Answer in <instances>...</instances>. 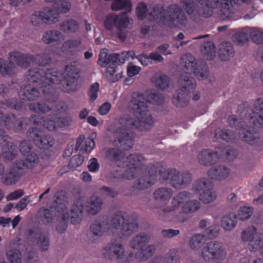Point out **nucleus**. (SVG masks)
<instances>
[{
	"label": "nucleus",
	"instance_id": "obj_1",
	"mask_svg": "<svg viewBox=\"0 0 263 263\" xmlns=\"http://www.w3.org/2000/svg\"><path fill=\"white\" fill-rule=\"evenodd\" d=\"M127 127L126 124L119 125L114 132L115 140L113 145L116 147L108 149L107 158L111 161L116 162L119 167H127V168L123 175V177L127 179H132L139 175L142 171V166L145 162L144 158L140 154H131L127 157L122 150H128L134 145V134L131 128Z\"/></svg>",
	"mask_w": 263,
	"mask_h": 263
},
{
	"label": "nucleus",
	"instance_id": "obj_2",
	"mask_svg": "<svg viewBox=\"0 0 263 263\" xmlns=\"http://www.w3.org/2000/svg\"><path fill=\"white\" fill-rule=\"evenodd\" d=\"M163 96L156 90H151L146 94L134 93L128 104V110L133 114V118L124 115L119 119L121 125L127 127L134 126L141 131L148 130L154 123L149 111L148 103L160 104Z\"/></svg>",
	"mask_w": 263,
	"mask_h": 263
},
{
	"label": "nucleus",
	"instance_id": "obj_3",
	"mask_svg": "<svg viewBox=\"0 0 263 263\" xmlns=\"http://www.w3.org/2000/svg\"><path fill=\"white\" fill-rule=\"evenodd\" d=\"M137 221L125 212L119 211L112 217L110 223L107 220H96L90 226V233L97 238L105 234H115L119 237L130 235L138 230Z\"/></svg>",
	"mask_w": 263,
	"mask_h": 263
},
{
	"label": "nucleus",
	"instance_id": "obj_4",
	"mask_svg": "<svg viewBox=\"0 0 263 263\" xmlns=\"http://www.w3.org/2000/svg\"><path fill=\"white\" fill-rule=\"evenodd\" d=\"M181 59L183 66L187 72L181 76L179 80L180 88L173 96V103L178 107H182L187 102L189 93L195 88V81L190 76L189 72H193L197 78L201 80H205L209 76L206 65L202 64L199 68L194 57L191 55H183Z\"/></svg>",
	"mask_w": 263,
	"mask_h": 263
},
{
	"label": "nucleus",
	"instance_id": "obj_5",
	"mask_svg": "<svg viewBox=\"0 0 263 263\" xmlns=\"http://www.w3.org/2000/svg\"><path fill=\"white\" fill-rule=\"evenodd\" d=\"M198 2L195 7L193 0H181L184 4L183 7L186 12L191 14L196 11L200 15L209 17L212 15L213 9H216L221 15L229 17L232 11L231 0H196Z\"/></svg>",
	"mask_w": 263,
	"mask_h": 263
},
{
	"label": "nucleus",
	"instance_id": "obj_6",
	"mask_svg": "<svg viewBox=\"0 0 263 263\" xmlns=\"http://www.w3.org/2000/svg\"><path fill=\"white\" fill-rule=\"evenodd\" d=\"M151 15L154 20L170 27H180L186 23L185 15L182 9L176 4L170 5L166 9L160 5H156Z\"/></svg>",
	"mask_w": 263,
	"mask_h": 263
},
{
	"label": "nucleus",
	"instance_id": "obj_7",
	"mask_svg": "<svg viewBox=\"0 0 263 263\" xmlns=\"http://www.w3.org/2000/svg\"><path fill=\"white\" fill-rule=\"evenodd\" d=\"M9 60V64L6 65L3 60L0 59V73L4 75L12 74L15 71V65L25 67L35 61L40 65H45L48 63L50 58L46 53L37 55L34 58L31 55L13 52L10 53Z\"/></svg>",
	"mask_w": 263,
	"mask_h": 263
},
{
	"label": "nucleus",
	"instance_id": "obj_8",
	"mask_svg": "<svg viewBox=\"0 0 263 263\" xmlns=\"http://www.w3.org/2000/svg\"><path fill=\"white\" fill-rule=\"evenodd\" d=\"M61 73L55 69L48 70L46 73L43 70L36 68L28 71L25 76L26 80L29 83H38L43 91L49 90L50 83L58 84L61 81Z\"/></svg>",
	"mask_w": 263,
	"mask_h": 263
},
{
	"label": "nucleus",
	"instance_id": "obj_9",
	"mask_svg": "<svg viewBox=\"0 0 263 263\" xmlns=\"http://www.w3.org/2000/svg\"><path fill=\"white\" fill-rule=\"evenodd\" d=\"M159 179L164 183H169L176 189L186 187L192 180V176L188 172L179 173L175 169L163 171L162 167L159 170Z\"/></svg>",
	"mask_w": 263,
	"mask_h": 263
},
{
	"label": "nucleus",
	"instance_id": "obj_10",
	"mask_svg": "<svg viewBox=\"0 0 263 263\" xmlns=\"http://www.w3.org/2000/svg\"><path fill=\"white\" fill-rule=\"evenodd\" d=\"M130 24V19L125 13H121L116 14L114 13L108 14L104 20V26L108 31H112L117 28L119 31V36L122 39L125 38V35H122L121 31L126 29Z\"/></svg>",
	"mask_w": 263,
	"mask_h": 263
},
{
	"label": "nucleus",
	"instance_id": "obj_11",
	"mask_svg": "<svg viewBox=\"0 0 263 263\" xmlns=\"http://www.w3.org/2000/svg\"><path fill=\"white\" fill-rule=\"evenodd\" d=\"M224 154L229 159H231L236 157V152L234 149L228 147L227 149L216 148L214 153L209 149H205L199 154L198 160L200 164L209 165L215 163L220 157H222Z\"/></svg>",
	"mask_w": 263,
	"mask_h": 263
},
{
	"label": "nucleus",
	"instance_id": "obj_12",
	"mask_svg": "<svg viewBox=\"0 0 263 263\" xmlns=\"http://www.w3.org/2000/svg\"><path fill=\"white\" fill-rule=\"evenodd\" d=\"M227 252L223 246L216 241L205 244L201 250V256L205 260L224 259Z\"/></svg>",
	"mask_w": 263,
	"mask_h": 263
},
{
	"label": "nucleus",
	"instance_id": "obj_13",
	"mask_svg": "<svg viewBox=\"0 0 263 263\" xmlns=\"http://www.w3.org/2000/svg\"><path fill=\"white\" fill-rule=\"evenodd\" d=\"M135 55V53L133 51L122 52L121 54L113 53L108 54L107 50L103 49L101 50L99 53L98 63L102 67H105L110 62L123 64L130 57L134 59Z\"/></svg>",
	"mask_w": 263,
	"mask_h": 263
},
{
	"label": "nucleus",
	"instance_id": "obj_14",
	"mask_svg": "<svg viewBox=\"0 0 263 263\" xmlns=\"http://www.w3.org/2000/svg\"><path fill=\"white\" fill-rule=\"evenodd\" d=\"M243 242H248V248L252 252H256L259 248V243L263 240V234L258 232L256 228L251 226L245 229L241 235Z\"/></svg>",
	"mask_w": 263,
	"mask_h": 263
},
{
	"label": "nucleus",
	"instance_id": "obj_15",
	"mask_svg": "<svg viewBox=\"0 0 263 263\" xmlns=\"http://www.w3.org/2000/svg\"><path fill=\"white\" fill-rule=\"evenodd\" d=\"M79 77L78 70L73 65L65 67L62 89L66 92L74 91L77 88V80Z\"/></svg>",
	"mask_w": 263,
	"mask_h": 263
},
{
	"label": "nucleus",
	"instance_id": "obj_16",
	"mask_svg": "<svg viewBox=\"0 0 263 263\" xmlns=\"http://www.w3.org/2000/svg\"><path fill=\"white\" fill-rule=\"evenodd\" d=\"M103 254L105 258L108 259H121L125 255V250L121 242L113 240L104 248Z\"/></svg>",
	"mask_w": 263,
	"mask_h": 263
},
{
	"label": "nucleus",
	"instance_id": "obj_17",
	"mask_svg": "<svg viewBox=\"0 0 263 263\" xmlns=\"http://www.w3.org/2000/svg\"><path fill=\"white\" fill-rule=\"evenodd\" d=\"M66 209V203L65 202L56 205L55 208L51 207L49 209H46L44 211V215L47 222L52 221L53 216H56L58 219L60 218L62 219V222H61V225L57 227V230L59 233H63L66 230L67 227L66 223L65 221L66 219H63V214L61 212V210Z\"/></svg>",
	"mask_w": 263,
	"mask_h": 263
},
{
	"label": "nucleus",
	"instance_id": "obj_18",
	"mask_svg": "<svg viewBox=\"0 0 263 263\" xmlns=\"http://www.w3.org/2000/svg\"><path fill=\"white\" fill-rule=\"evenodd\" d=\"M192 197V194L188 192L182 191L179 192L172 198L171 205L166 204V205L160 207V212L164 213L174 212L179 209L184 202Z\"/></svg>",
	"mask_w": 263,
	"mask_h": 263
},
{
	"label": "nucleus",
	"instance_id": "obj_19",
	"mask_svg": "<svg viewBox=\"0 0 263 263\" xmlns=\"http://www.w3.org/2000/svg\"><path fill=\"white\" fill-rule=\"evenodd\" d=\"M84 210V203L82 201L78 200L73 204L70 208V213L67 212V206L61 212L63 214V219L70 218L71 221L73 224L79 223L82 218L83 212Z\"/></svg>",
	"mask_w": 263,
	"mask_h": 263
},
{
	"label": "nucleus",
	"instance_id": "obj_20",
	"mask_svg": "<svg viewBox=\"0 0 263 263\" xmlns=\"http://www.w3.org/2000/svg\"><path fill=\"white\" fill-rule=\"evenodd\" d=\"M7 136L3 130L0 129V147L2 156L6 161L12 160L16 155V147L11 143L7 142Z\"/></svg>",
	"mask_w": 263,
	"mask_h": 263
},
{
	"label": "nucleus",
	"instance_id": "obj_21",
	"mask_svg": "<svg viewBox=\"0 0 263 263\" xmlns=\"http://www.w3.org/2000/svg\"><path fill=\"white\" fill-rule=\"evenodd\" d=\"M72 122L70 116L65 118H59L55 116L48 117L43 120V126L49 130H53L58 128L69 125Z\"/></svg>",
	"mask_w": 263,
	"mask_h": 263
},
{
	"label": "nucleus",
	"instance_id": "obj_22",
	"mask_svg": "<svg viewBox=\"0 0 263 263\" xmlns=\"http://www.w3.org/2000/svg\"><path fill=\"white\" fill-rule=\"evenodd\" d=\"M29 235V239L37 245L40 250L44 251L48 250L49 240L45 233H43L40 229H35L30 230Z\"/></svg>",
	"mask_w": 263,
	"mask_h": 263
},
{
	"label": "nucleus",
	"instance_id": "obj_23",
	"mask_svg": "<svg viewBox=\"0 0 263 263\" xmlns=\"http://www.w3.org/2000/svg\"><path fill=\"white\" fill-rule=\"evenodd\" d=\"M173 190L166 187L158 188L154 191L153 193V199L160 204L159 208L163 205H166L173 197Z\"/></svg>",
	"mask_w": 263,
	"mask_h": 263
},
{
	"label": "nucleus",
	"instance_id": "obj_24",
	"mask_svg": "<svg viewBox=\"0 0 263 263\" xmlns=\"http://www.w3.org/2000/svg\"><path fill=\"white\" fill-rule=\"evenodd\" d=\"M30 137L33 139L35 144H40L45 148L51 147L54 143V141L52 137L47 135L42 137L41 132L37 128H33L32 129V131L30 132Z\"/></svg>",
	"mask_w": 263,
	"mask_h": 263
},
{
	"label": "nucleus",
	"instance_id": "obj_25",
	"mask_svg": "<svg viewBox=\"0 0 263 263\" xmlns=\"http://www.w3.org/2000/svg\"><path fill=\"white\" fill-rule=\"evenodd\" d=\"M39 157L34 153H30L26 156L24 161L17 162L13 164V169L20 171L25 168H32L38 164Z\"/></svg>",
	"mask_w": 263,
	"mask_h": 263
},
{
	"label": "nucleus",
	"instance_id": "obj_26",
	"mask_svg": "<svg viewBox=\"0 0 263 263\" xmlns=\"http://www.w3.org/2000/svg\"><path fill=\"white\" fill-rule=\"evenodd\" d=\"M237 223V216L234 212H228L221 218V226L226 231L233 230Z\"/></svg>",
	"mask_w": 263,
	"mask_h": 263
},
{
	"label": "nucleus",
	"instance_id": "obj_27",
	"mask_svg": "<svg viewBox=\"0 0 263 263\" xmlns=\"http://www.w3.org/2000/svg\"><path fill=\"white\" fill-rule=\"evenodd\" d=\"M157 167L155 166L151 168L148 177H141L136 184V187L139 189H145L151 186L157 179V172L156 171Z\"/></svg>",
	"mask_w": 263,
	"mask_h": 263
},
{
	"label": "nucleus",
	"instance_id": "obj_28",
	"mask_svg": "<svg viewBox=\"0 0 263 263\" xmlns=\"http://www.w3.org/2000/svg\"><path fill=\"white\" fill-rule=\"evenodd\" d=\"M102 201L100 198L96 196L90 197L85 204L86 211L89 214H97L101 209Z\"/></svg>",
	"mask_w": 263,
	"mask_h": 263
},
{
	"label": "nucleus",
	"instance_id": "obj_29",
	"mask_svg": "<svg viewBox=\"0 0 263 263\" xmlns=\"http://www.w3.org/2000/svg\"><path fill=\"white\" fill-rule=\"evenodd\" d=\"M150 240V236L144 233H140L133 237L129 242L130 248L136 250L142 249Z\"/></svg>",
	"mask_w": 263,
	"mask_h": 263
},
{
	"label": "nucleus",
	"instance_id": "obj_30",
	"mask_svg": "<svg viewBox=\"0 0 263 263\" xmlns=\"http://www.w3.org/2000/svg\"><path fill=\"white\" fill-rule=\"evenodd\" d=\"M239 137L242 141L250 144H254L259 139L258 134L250 127H241L239 130Z\"/></svg>",
	"mask_w": 263,
	"mask_h": 263
},
{
	"label": "nucleus",
	"instance_id": "obj_31",
	"mask_svg": "<svg viewBox=\"0 0 263 263\" xmlns=\"http://www.w3.org/2000/svg\"><path fill=\"white\" fill-rule=\"evenodd\" d=\"M40 91L36 89L35 86L28 84L21 87L18 95L23 100H33L39 96Z\"/></svg>",
	"mask_w": 263,
	"mask_h": 263
},
{
	"label": "nucleus",
	"instance_id": "obj_32",
	"mask_svg": "<svg viewBox=\"0 0 263 263\" xmlns=\"http://www.w3.org/2000/svg\"><path fill=\"white\" fill-rule=\"evenodd\" d=\"M229 170L224 166L211 168L208 172V176L214 179L221 180L226 178L229 175Z\"/></svg>",
	"mask_w": 263,
	"mask_h": 263
},
{
	"label": "nucleus",
	"instance_id": "obj_33",
	"mask_svg": "<svg viewBox=\"0 0 263 263\" xmlns=\"http://www.w3.org/2000/svg\"><path fill=\"white\" fill-rule=\"evenodd\" d=\"M81 41L80 39L68 40L65 41L62 47V52L71 55H74L79 50Z\"/></svg>",
	"mask_w": 263,
	"mask_h": 263
},
{
	"label": "nucleus",
	"instance_id": "obj_34",
	"mask_svg": "<svg viewBox=\"0 0 263 263\" xmlns=\"http://www.w3.org/2000/svg\"><path fill=\"white\" fill-rule=\"evenodd\" d=\"M133 5L131 0H113L111 5V9L114 11L124 10L126 15L132 10Z\"/></svg>",
	"mask_w": 263,
	"mask_h": 263
},
{
	"label": "nucleus",
	"instance_id": "obj_35",
	"mask_svg": "<svg viewBox=\"0 0 263 263\" xmlns=\"http://www.w3.org/2000/svg\"><path fill=\"white\" fill-rule=\"evenodd\" d=\"M42 22L46 24H53L58 20V13L52 8H46L41 11Z\"/></svg>",
	"mask_w": 263,
	"mask_h": 263
},
{
	"label": "nucleus",
	"instance_id": "obj_36",
	"mask_svg": "<svg viewBox=\"0 0 263 263\" xmlns=\"http://www.w3.org/2000/svg\"><path fill=\"white\" fill-rule=\"evenodd\" d=\"M212 189L213 186L211 182L205 178H201L197 180L193 186V192L199 195L204 191Z\"/></svg>",
	"mask_w": 263,
	"mask_h": 263
},
{
	"label": "nucleus",
	"instance_id": "obj_37",
	"mask_svg": "<svg viewBox=\"0 0 263 263\" xmlns=\"http://www.w3.org/2000/svg\"><path fill=\"white\" fill-rule=\"evenodd\" d=\"M205 241L204 235L195 234L190 239L189 245L190 249L194 251H198L203 247Z\"/></svg>",
	"mask_w": 263,
	"mask_h": 263
},
{
	"label": "nucleus",
	"instance_id": "obj_38",
	"mask_svg": "<svg viewBox=\"0 0 263 263\" xmlns=\"http://www.w3.org/2000/svg\"><path fill=\"white\" fill-rule=\"evenodd\" d=\"M155 252V247L153 245H148L142 248L135 254V257L141 261H145L152 257Z\"/></svg>",
	"mask_w": 263,
	"mask_h": 263
},
{
	"label": "nucleus",
	"instance_id": "obj_39",
	"mask_svg": "<svg viewBox=\"0 0 263 263\" xmlns=\"http://www.w3.org/2000/svg\"><path fill=\"white\" fill-rule=\"evenodd\" d=\"M64 39L63 34L57 30H50L46 32L43 36V41L46 44H51Z\"/></svg>",
	"mask_w": 263,
	"mask_h": 263
},
{
	"label": "nucleus",
	"instance_id": "obj_40",
	"mask_svg": "<svg viewBox=\"0 0 263 263\" xmlns=\"http://www.w3.org/2000/svg\"><path fill=\"white\" fill-rule=\"evenodd\" d=\"M247 118L250 123L257 127L263 128V113L250 110Z\"/></svg>",
	"mask_w": 263,
	"mask_h": 263
},
{
	"label": "nucleus",
	"instance_id": "obj_41",
	"mask_svg": "<svg viewBox=\"0 0 263 263\" xmlns=\"http://www.w3.org/2000/svg\"><path fill=\"white\" fill-rule=\"evenodd\" d=\"M203 57L207 60H212L216 54L214 45L211 42L205 43L201 48Z\"/></svg>",
	"mask_w": 263,
	"mask_h": 263
},
{
	"label": "nucleus",
	"instance_id": "obj_42",
	"mask_svg": "<svg viewBox=\"0 0 263 263\" xmlns=\"http://www.w3.org/2000/svg\"><path fill=\"white\" fill-rule=\"evenodd\" d=\"M6 256L10 263H21L22 261V254L17 249L10 248L7 251Z\"/></svg>",
	"mask_w": 263,
	"mask_h": 263
},
{
	"label": "nucleus",
	"instance_id": "obj_43",
	"mask_svg": "<svg viewBox=\"0 0 263 263\" xmlns=\"http://www.w3.org/2000/svg\"><path fill=\"white\" fill-rule=\"evenodd\" d=\"M200 203L197 200H192L186 202L182 206V210L186 214L193 213L200 208Z\"/></svg>",
	"mask_w": 263,
	"mask_h": 263
},
{
	"label": "nucleus",
	"instance_id": "obj_44",
	"mask_svg": "<svg viewBox=\"0 0 263 263\" xmlns=\"http://www.w3.org/2000/svg\"><path fill=\"white\" fill-rule=\"evenodd\" d=\"M199 199L204 204H209L214 202L217 198L216 193L212 189H209L199 195Z\"/></svg>",
	"mask_w": 263,
	"mask_h": 263
},
{
	"label": "nucleus",
	"instance_id": "obj_45",
	"mask_svg": "<svg viewBox=\"0 0 263 263\" xmlns=\"http://www.w3.org/2000/svg\"><path fill=\"white\" fill-rule=\"evenodd\" d=\"M61 29L65 32H73L79 29V24L74 20H68L61 25Z\"/></svg>",
	"mask_w": 263,
	"mask_h": 263
},
{
	"label": "nucleus",
	"instance_id": "obj_46",
	"mask_svg": "<svg viewBox=\"0 0 263 263\" xmlns=\"http://www.w3.org/2000/svg\"><path fill=\"white\" fill-rule=\"evenodd\" d=\"M252 41L256 44L263 43V32L258 28H253L249 32Z\"/></svg>",
	"mask_w": 263,
	"mask_h": 263
},
{
	"label": "nucleus",
	"instance_id": "obj_47",
	"mask_svg": "<svg viewBox=\"0 0 263 263\" xmlns=\"http://www.w3.org/2000/svg\"><path fill=\"white\" fill-rule=\"evenodd\" d=\"M12 169L13 171H11L8 174H7L2 178V182L6 185H12L17 182V177L14 172L16 171L13 169V167Z\"/></svg>",
	"mask_w": 263,
	"mask_h": 263
},
{
	"label": "nucleus",
	"instance_id": "obj_48",
	"mask_svg": "<svg viewBox=\"0 0 263 263\" xmlns=\"http://www.w3.org/2000/svg\"><path fill=\"white\" fill-rule=\"evenodd\" d=\"M148 11L146 4L144 2H139L136 7V14L139 20H144Z\"/></svg>",
	"mask_w": 263,
	"mask_h": 263
},
{
	"label": "nucleus",
	"instance_id": "obj_49",
	"mask_svg": "<svg viewBox=\"0 0 263 263\" xmlns=\"http://www.w3.org/2000/svg\"><path fill=\"white\" fill-rule=\"evenodd\" d=\"M252 213V208L249 206H242L238 210L237 216L240 220H245L250 218Z\"/></svg>",
	"mask_w": 263,
	"mask_h": 263
},
{
	"label": "nucleus",
	"instance_id": "obj_50",
	"mask_svg": "<svg viewBox=\"0 0 263 263\" xmlns=\"http://www.w3.org/2000/svg\"><path fill=\"white\" fill-rule=\"evenodd\" d=\"M205 234L210 238L217 236L218 231V226L215 223H211L204 231Z\"/></svg>",
	"mask_w": 263,
	"mask_h": 263
},
{
	"label": "nucleus",
	"instance_id": "obj_51",
	"mask_svg": "<svg viewBox=\"0 0 263 263\" xmlns=\"http://www.w3.org/2000/svg\"><path fill=\"white\" fill-rule=\"evenodd\" d=\"M30 109L35 112L45 113L48 112L50 108L46 106L44 103H33L30 104Z\"/></svg>",
	"mask_w": 263,
	"mask_h": 263
},
{
	"label": "nucleus",
	"instance_id": "obj_52",
	"mask_svg": "<svg viewBox=\"0 0 263 263\" xmlns=\"http://www.w3.org/2000/svg\"><path fill=\"white\" fill-rule=\"evenodd\" d=\"M71 6V3L68 1H61L57 4V11L62 13H67L70 10Z\"/></svg>",
	"mask_w": 263,
	"mask_h": 263
},
{
	"label": "nucleus",
	"instance_id": "obj_53",
	"mask_svg": "<svg viewBox=\"0 0 263 263\" xmlns=\"http://www.w3.org/2000/svg\"><path fill=\"white\" fill-rule=\"evenodd\" d=\"M84 161V158L82 155H78L72 157L69 162V166L75 169L80 166Z\"/></svg>",
	"mask_w": 263,
	"mask_h": 263
},
{
	"label": "nucleus",
	"instance_id": "obj_54",
	"mask_svg": "<svg viewBox=\"0 0 263 263\" xmlns=\"http://www.w3.org/2000/svg\"><path fill=\"white\" fill-rule=\"evenodd\" d=\"M215 137L216 139L221 138L224 140L229 141L231 140L233 136L231 133L228 130L218 129L216 130Z\"/></svg>",
	"mask_w": 263,
	"mask_h": 263
},
{
	"label": "nucleus",
	"instance_id": "obj_55",
	"mask_svg": "<svg viewBox=\"0 0 263 263\" xmlns=\"http://www.w3.org/2000/svg\"><path fill=\"white\" fill-rule=\"evenodd\" d=\"M152 81L157 87L161 89H164L168 85V78L166 76H160L156 79L153 78Z\"/></svg>",
	"mask_w": 263,
	"mask_h": 263
},
{
	"label": "nucleus",
	"instance_id": "obj_56",
	"mask_svg": "<svg viewBox=\"0 0 263 263\" xmlns=\"http://www.w3.org/2000/svg\"><path fill=\"white\" fill-rule=\"evenodd\" d=\"M93 135H92L90 138L85 140L84 145H83L81 148L82 151L86 153H89L91 151L95 145V142L93 140Z\"/></svg>",
	"mask_w": 263,
	"mask_h": 263
},
{
	"label": "nucleus",
	"instance_id": "obj_57",
	"mask_svg": "<svg viewBox=\"0 0 263 263\" xmlns=\"http://www.w3.org/2000/svg\"><path fill=\"white\" fill-rule=\"evenodd\" d=\"M31 200L29 196H26L21 199L15 205V208L18 211H22L24 210L27 205L30 202Z\"/></svg>",
	"mask_w": 263,
	"mask_h": 263
},
{
	"label": "nucleus",
	"instance_id": "obj_58",
	"mask_svg": "<svg viewBox=\"0 0 263 263\" xmlns=\"http://www.w3.org/2000/svg\"><path fill=\"white\" fill-rule=\"evenodd\" d=\"M100 193L103 196L108 198H114L117 195V193L116 191L107 187L101 189Z\"/></svg>",
	"mask_w": 263,
	"mask_h": 263
},
{
	"label": "nucleus",
	"instance_id": "obj_59",
	"mask_svg": "<svg viewBox=\"0 0 263 263\" xmlns=\"http://www.w3.org/2000/svg\"><path fill=\"white\" fill-rule=\"evenodd\" d=\"M99 89V85L98 83H95L91 85L89 90V96L91 101H94L97 99Z\"/></svg>",
	"mask_w": 263,
	"mask_h": 263
},
{
	"label": "nucleus",
	"instance_id": "obj_60",
	"mask_svg": "<svg viewBox=\"0 0 263 263\" xmlns=\"http://www.w3.org/2000/svg\"><path fill=\"white\" fill-rule=\"evenodd\" d=\"M141 70L140 67L129 64L127 67V74L129 77H133L138 74Z\"/></svg>",
	"mask_w": 263,
	"mask_h": 263
},
{
	"label": "nucleus",
	"instance_id": "obj_61",
	"mask_svg": "<svg viewBox=\"0 0 263 263\" xmlns=\"http://www.w3.org/2000/svg\"><path fill=\"white\" fill-rule=\"evenodd\" d=\"M42 16L40 11L36 12L30 17V22L34 26H37L42 22Z\"/></svg>",
	"mask_w": 263,
	"mask_h": 263
},
{
	"label": "nucleus",
	"instance_id": "obj_62",
	"mask_svg": "<svg viewBox=\"0 0 263 263\" xmlns=\"http://www.w3.org/2000/svg\"><path fill=\"white\" fill-rule=\"evenodd\" d=\"M24 194V193L23 190H17L9 194L6 197V199L8 201L14 200L21 197Z\"/></svg>",
	"mask_w": 263,
	"mask_h": 263
},
{
	"label": "nucleus",
	"instance_id": "obj_63",
	"mask_svg": "<svg viewBox=\"0 0 263 263\" xmlns=\"http://www.w3.org/2000/svg\"><path fill=\"white\" fill-rule=\"evenodd\" d=\"M174 251H169L164 257V263H176L177 259L175 257Z\"/></svg>",
	"mask_w": 263,
	"mask_h": 263
},
{
	"label": "nucleus",
	"instance_id": "obj_64",
	"mask_svg": "<svg viewBox=\"0 0 263 263\" xmlns=\"http://www.w3.org/2000/svg\"><path fill=\"white\" fill-rule=\"evenodd\" d=\"M111 104L109 102L103 103L98 109L99 113L102 115H106L110 110Z\"/></svg>",
	"mask_w": 263,
	"mask_h": 263
}]
</instances>
